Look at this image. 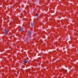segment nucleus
Returning <instances> with one entry per match:
<instances>
[{"instance_id": "nucleus-3", "label": "nucleus", "mask_w": 78, "mask_h": 78, "mask_svg": "<svg viewBox=\"0 0 78 78\" xmlns=\"http://www.w3.org/2000/svg\"><path fill=\"white\" fill-rule=\"evenodd\" d=\"M23 27H21L20 28V31H23Z\"/></svg>"}, {"instance_id": "nucleus-5", "label": "nucleus", "mask_w": 78, "mask_h": 78, "mask_svg": "<svg viewBox=\"0 0 78 78\" xmlns=\"http://www.w3.org/2000/svg\"><path fill=\"white\" fill-rule=\"evenodd\" d=\"M38 16H39V14L36 13V16L37 17H38Z\"/></svg>"}, {"instance_id": "nucleus-4", "label": "nucleus", "mask_w": 78, "mask_h": 78, "mask_svg": "<svg viewBox=\"0 0 78 78\" xmlns=\"http://www.w3.org/2000/svg\"><path fill=\"white\" fill-rule=\"evenodd\" d=\"M28 33H29L30 34V36H31V34H32V33H31V31H29Z\"/></svg>"}, {"instance_id": "nucleus-1", "label": "nucleus", "mask_w": 78, "mask_h": 78, "mask_svg": "<svg viewBox=\"0 0 78 78\" xmlns=\"http://www.w3.org/2000/svg\"><path fill=\"white\" fill-rule=\"evenodd\" d=\"M31 27H33V26H34V22L33 21H32L31 22Z\"/></svg>"}, {"instance_id": "nucleus-7", "label": "nucleus", "mask_w": 78, "mask_h": 78, "mask_svg": "<svg viewBox=\"0 0 78 78\" xmlns=\"http://www.w3.org/2000/svg\"><path fill=\"white\" fill-rule=\"evenodd\" d=\"M26 61V59H24V61Z\"/></svg>"}, {"instance_id": "nucleus-2", "label": "nucleus", "mask_w": 78, "mask_h": 78, "mask_svg": "<svg viewBox=\"0 0 78 78\" xmlns=\"http://www.w3.org/2000/svg\"><path fill=\"white\" fill-rule=\"evenodd\" d=\"M4 31H5V34H8V31H7L6 29H5Z\"/></svg>"}, {"instance_id": "nucleus-6", "label": "nucleus", "mask_w": 78, "mask_h": 78, "mask_svg": "<svg viewBox=\"0 0 78 78\" xmlns=\"http://www.w3.org/2000/svg\"><path fill=\"white\" fill-rule=\"evenodd\" d=\"M24 62V63H27L28 62L25 61Z\"/></svg>"}, {"instance_id": "nucleus-8", "label": "nucleus", "mask_w": 78, "mask_h": 78, "mask_svg": "<svg viewBox=\"0 0 78 78\" xmlns=\"http://www.w3.org/2000/svg\"><path fill=\"white\" fill-rule=\"evenodd\" d=\"M31 37H30V38H31Z\"/></svg>"}]
</instances>
